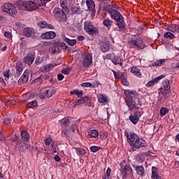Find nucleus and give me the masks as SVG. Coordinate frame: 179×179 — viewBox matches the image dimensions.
Returning a JSON list of instances; mask_svg holds the SVG:
<instances>
[{"instance_id":"nucleus-40","label":"nucleus","mask_w":179,"mask_h":179,"mask_svg":"<svg viewBox=\"0 0 179 179\" xmlns=\"http://www.w3.org/2000/svg\"><path fill=\"white\" fill-rule=\"evenodd\" d=\"M90 136H92V138H97V136H99V131L97 130H92L90 132Z\"/></svg>"},{"instance_id":"nucleus-5","label":"nucleus","mask_w":179,"mask_h":179,"mask_svg":"<svg viewBox=\"0 0 179 179\" xmlns=\"http://www.w3.org/2000/svg\"><path fill=\"white\" fill-rule=\"evenodd\" d=\"M129 44L131 48H141L143 50L145 48V42L142 38H132L129 42Z\"/></svg>"},{"instance_id":"nucleus-33","label":"nucleus","mask_w":179,"mask_h":179,"mask_svg":"<svg viewBox=\"0 0 179 179\" xmlns=\"http://www.w3.org/2000/svg\"><path fill=\"white\" fill-rule=\"evenodd\" d=\"M110 17H112V19L115 20V19H117L119 15H121V13H120V12L115 10H113L112 11V13H110Z\"/></svg>"},{"instance_id":"nucleus-43","label":"nucleus","mask_w":179,"mask_h":179,"mask_svg":"<svg viewBox=\"0 0 179 179\" xmlns=\"http://www.w3.org/2000/svg\"><path fill=\"white\" fill-rule=\"evenodd\" d=\"M62 121L63 125H64L65 127H68L69 124H71V121H69V119L68 117H64V119H62Z\"/></svg>"},{"instance_id":"nucleus-41","label":"nucleus","mask_w":179,"mask_h":179,"mask_svg":"<svg viewBox=\"0 0 179 179\" xmlns=\"http://www.w3.org/2000/svg\"><path fill=\"white\" fill-rule=\"evenodd\" d=\"M81 100H82L83 104H84V106H87V104H89V103L90 102V100L89 99V97H87V96H84V97L81 98Z\"/></svg>"},{"instance_id":"nucleus-47","label":"nucleus","mask_w":179,"mask_h":179,"mask_svg":"<svg viewBox=\"0 0 179 179\" xmlns=\"http://www.w3.org/2000/svg\"><path fill=\"white\" fill-rule=\"evenodd\" d=\"M52 141V140L51 138H45V143L46 145V146H50V145H51V142Z\"/></svg>"},{"instance_id":"nucleus-49","label":"nucleus","mask_w":179,"mask_h":179,"mask_svg":"<svg viewBox=\"0 0 179 179\" xmlns=\"http://www.w3.org/2000/svg\"><path fill=\"white\" fill-rule=\"evenodd\" d=\"M50 146L52 148L53 153H57V146H55V143H52Z\"/></svg>"},{"instance_id":"nucleus-10","label":"nucleus","mask_w":179,"mask_h":179,"mask_svg":"<svg viewBox=\"0 0 179 179\" xmlns=\"http://www.w3.org/2000/svg\"><path fill=\"white\" fill-rule=\"evenodd\" d=\"M93 62V57L90 53H85L83 56V64L85 68H89Z\"/></svg>"},{"instance_id":"nucleus-63","label":"nucleus","mask_w":179,"mask_h":179,"mask_svg":"<svg viewBox=\"0 0 179 179\" xmlns=\"http://www.w3.org/2000/svg\"><path fill=\"white\" fill-rule=\"evenodd\" d=\"M174 166H175V169H178L179 168V162L178 161L175 162Z\"/></svg>"},{"instance_id":"nucleus-64","label":"nucleus","mask_w":179,"mask_h":179,"mask_svg":"<svg viewBox=\"0 0 179 179\" xmlns=\"http://www.w3.org/2000/svg\"><path fill=\"white\" fill-rule=\"evenodd\" d=\"M139 159L141 162H145V157L143 155H140Z\"/></svg>"},{"instance_id":"nucleus-28","label":"nucleus","mask_w":179,"mask_h":179,"mask_svg":"<svg viewBox=\"0 0 179 179\" xmlns=\"http://www.w3.org/2000/svg\"><path fill=\"white\" fill-rule=\"evenodd\" d=\"M165 59H158L152 63V66H162V65H163V63L165 62Z\"/></svg>"},{"instance_id":"nucleus-57","label":"nucleus","mask_w":179,"mask_h":179,"mask_svg":"<svg viewBox=\"0 0 179 179\" xmlns=\"http://www.w3.org/2000/svg\"><path fill=\"white\" fill-rule=\"evenodd\" d=\"M75 128H76V125H71L70 127V131H71V132H76V130Z\"/></svg>"},{"instance_id":"nucleus-45","label":"nucleus","mask_w":179,"mask_h":179,"mask_svg":"<svg viewBox=\"0 0 179 179\" xmlns=\"http://www.w3.org/2000/svg\"><path fill=\"white\" fill-rule=\"evenodd\" d=\"M69 72H71V69L69 68L64 69L62 71V73H64V75H69Z\"/></svg>"},{"instance_id":"nucleus-53","label":"nucleus","mask_w":179,"mask_h":179,"mask_svg":"<svg viewBox=\"0 0 179 179\" xmlns=\"http://www.w3.org/2000/svg\"><path fill=\"white\" fill-rule=\"evenodd\" d=\"M122 84L124 86H128L129 85V83H128V81L127 80V78H123L122 79Z\"/></svg>"},{"instance_id":"nucleus-24","label":"nucleus","mask_w":179,"mask_h":179,"mask_svg":"<svg viewBox=\"0 0 179 179\" xmlns=\"http://www.w3.org/2000/svg\"><path fill=\"white\" fill-rule=\"evenodd\" d=\"M136 171L138 176H143L145 173V168L142 165H138L135 166Z\"/></svg>"},{"instance_id":"nucleus-34","label":"nucleus","mask_w":179,"mask_h":179,"mask_svg":"<svg viewBox=\"0 0 179 179\" xmlns=\"http://www.w3.org/2000/svg\"><path fill=\"white\" fill-rule=\"evenodd\" d=\"M37 101L36 100L32 101L29 102L27 105V108H33V107H37Z\"/></svg>"},{"instance_id":"nucleus-38","label":"nucleus","mask_w":179,"mask_h":179,"mask_svg":"<svg viewBox=\"0 0 179 179\" xmlns=\"http://www.w3.org/2000/svg\"><path fill=\"white\" fill-rule=\"evenodd\" d=\"M178 28L179 27H178L177 24H172L171 27H169V31L174 33V31H177V30H178Z\"/></svg>"},{"instance_id":"nucleus-35","label":"nucleus","mask_w":179,"mask_h":179,"mask_svg":"<svg viewBox=\"0 0 179 179\" xmlns=\"http://www.w3.org/2000/svg\"><path fill=\"white\" fill-rule=\"evenodd\" d=\"M164 37L165 38H170L171 40H172V38H176V36H174V34H173L171 32H166L164 34Z\"/></svg>"},{"instance_id":"nucleus-23","label":"nucleus","mask_w":179,"mask_h":179,"mask_svg":"<svg viewBox=\"0 0 179 179\" xmlns=\"http://www.w3.org/2000/svg\"><path fill=\"white\" fill-rule=\"evenodd\" d=\"M112 62H113L115 65H120V66H122V59H121L120 56H115L112 59Z\"/></svg>"},{"instance_id":"nucleus-39","label":"nucleus","mask_w":179,"mask_h":179,"mask_svg":"<svg viewBox=\"0 0 179 179\" xmlns=\"http://www.w3.org/2000/svg\"><path fill=\"white\" fill-rule=\"evenodd\" d=\"M54 66H55V65H54V64L45 65L44 68L45 70V72H50V71H52V69L54 68Z\"/></svg>"},{"instance_id":"nucleus-36","label":"nucleus","mask_w":179,"mask_h":179,"mask_svg":"<svg viewBox=\"0 0 179 179\" xmlns=\"http://www.w3.org/2000/svg\"><path fill=\"white\" fill-rule=\"evenodd\" d=\"M168 113H169V108H162L160 109L161 117H164V115H166V114H167Z\"/></svg>"},{"instance_id":"nucleus-62","label":"nucleus","mask_w":179,"mask_h":179,"mask_svg":"<svg viewBox=\"0 0 179 179\" xmlns=\"http://www.w3.org/2000/svg\"><path fill=\"white\" fill-rule=\"evenodd\" d=\"M83 92H80L79 91H77V93L76 94V96H78V97H82L83 96Z\"/></svg>"},{"instance_id":"nucleus-2","label":"nucleus","mask_w":179,"mask_h":179,"mask_svg":"<svg viewBox=\"0 0 179 179\" xmlns=\"http://www.w3.org/2000/svg\"><path fill=\"white\" fill-rule=\"evenodd\" d=\"M124 95L126 97V104L129 108V110H131L136 108L137 106H142V101L139 99V95L136 92L125 90Z\"/></svg>"},{"instance_id":"nucleus-31","label":"nucleus","mask_w":179,"mask_h":179,"mask_svg":"<svg viewBox=\"0 0 179 179\" xmlns=\"http://www.w3.org/2000/svg\"><path fill=\"white\" fill-rule=\"evenodd\" d=\"M103 26H106V27H111V26H113V21H111L108 18L105 19L103 21Z\"/></svg>"},{"instance_id":"nucleus-42","label":"nucleus","mask_w":179,"mask_h":179,"mask_svg":"<svg viewBox=\"0 0 179 179\" xmlns=\"http://www.w3.org/2000/svg\"><path fill=\"white\" fill-rule=\"evenodd\" d=\"M16 69H17V72H19V73H20V72L23 71V64L20 63H17Z\"/></svg>"},{"instance_id":"nucleus-52","label":"nucleus","mask_w":179,"mask_h":179,"mask_svg":"<svg viewBox=\"0 0 179 179\" xmlns=\"http://www.w3.org/2000/svg\"><path fill=\"white\" fill-rule=\"evenodd\" d=\"M12 120L9 118H6L3 121V124H5L6 125H9V124H10Z\"/></svg>"},{"instance_id":"nucleus-27","label":"nucleus","mask_w":179,"mask_h":179,"mask_svg":"<svg viewBox=\"0 0 179 179\" xmlns=\"http://www.w3.org/2000/svg\"><path fill=\"white\" fill-rule=\"evenodd\" d=\"M98 101L99 103H107L108 101V99H107V96L106 95L99 94L98 96Z\"/></svg>"},{"instance_id":"nucleus-54","label":"nucleus","mask_w":179,"mask_h":179,"mask_svg":"<svg viewBox=\"0 0 179 179\" xmlns=\"http://www.w3.org/2000/svg\"><path fill=\"white\" fill-rule=\"evenodd\" d=\"M4 36L6 37V38H10V37H12V34L9 31H6L4 33Z\"/></svg>"},{"instance_id":"nucleus-55","label":"nucleus","mask_w":179,"mask_h":179,"mask_svg":"<svg viewBox=\"0 0 179 179\" xmlns=\"http://www.w3.org/2000/svg\"><path fill=\"white\" fill-rule=\"evenodd\" d=\"M62 132L64 134L65 136H66V138L69 136V131H68V129L63 130L62 131Z\"/></svg>"},{"instance_id":"nucleus-6","label":"nucleus","mask_w":179,"mask_h":179,"mask_svg":"<svg viewBox=\"0 0 179 179\" xmlns=\"http://www.w3.org/2000/svg\"><path fill=\"white\" fill-rule=\"evenodd\" d=\"M69 12H66L64 8L61 9L59 8H55L53 10V14L56 17H59L62 22H66V15H68Z\"/></svg>"},{"instance_id":"nucleus-19","label":"nucleus","mask_w":179,"mask_h":179,"mask_svg":"<svg viewBox=\"0 0 179 179\" xmlns=\"http://www.w3.org/2000/svg\"><path fill=\"white\" fill-rule=\"evenodd\" d=\"M86 5L90 12H96V4L92 0H86Z\"/></svg>"},{"instance_id":"nucleus-29","label":"nucleus","mask_w":179,"mask_h":179,"mask_svg":"<svg viewBox=\"0 0 179 179\" xmlns=\"http://www.w3.org/2000/svg\"><path fill=\"white\" fill-rule=\"evenodd\" d=\"M64 41L65 43H66L67 44H69V45H71L73 46L76 44V40L75 39H69L66 37L64 38Z\"/></svg>"},{"instance_id":"nucleus-61","label":"nucleus","mask_w":179,"mask_h":179,"mask_svg":"<svg viewBox=\"0 0 179 179\" xmlns=\"http://www.w3.org/2000/svg\"><path fill=\"white\" fill-rule=\"evenodd\" d=\"M54 159L55 160V162H60L61 161V158L58 155L55 156Z\"/></svg>"},{"instance_id":"nucleus-25","label":"nucleus","mask_w":179,"mask_h":179,"mask_svg":"<svg viewBox=\"0 0 179 179\" xmlns=\"http://www.w3.org/2000/svg\"><path fill=\"white\" fill-rule=\"evenodd\" d=\"M21 138L24 142H29L30 140V136H29V132L26 131H22L21 132Z\"/></svg>"},{"instance_id":"nucleus-26","label":"nucleus","mask_w":179,"mask_h":179,"mask_svg":"<svg viewBox=\"0 0 179 179\" xmlns=\"http://www.w3.org/2000/svg\"><path fill=\"white\" fill-rule=\"evenodd\" d=\"M70 10L72 12L73 15H79V11L80 10V8L76 6H71Z\"/></svg>"},{"instance_id":"nucleus-21","label":"nucleus","mask_w":179,"mask_h":179,"mask_svg":"<svg viewBox=\"0 0 179 179\" xmlns=\"http://www.w3.org/2000/svg\"><path fill=\"white\" fill-rule=\"evenodd\" d=\"M60 6L62 8L65 12H69V8H68V1L66 0H60L59 1Z\"/></svg>"},{"instance_id":"nucleus-32","label":"nucleus","mask_w":179,"mask_h":179,"mask_svg":"<svg viewBox=\"0 0 179 179\" xmlns=\"http://www.w3.org/2000/svg\"><path fill=\"white\" fill-rule=\"evenodd\" d=\"M103 12H108V13H110V15L113 13L114 9H113L112 5L106 6L103 7Z\"/></svg>"},{"instance_id":"nucleus-3","label":"nucleus","mask_w":179,"mask_h":179,"mask_svg":"<svg viewBox=\"0 0 179 179\" xmlns=\"http://www.w3.org/2000/svg\"><path fill=\"white\" fill-rule=\"evenodd\" d=\"M124 135L127 136V142L131 148L139 149L141 148H146L148 146L146 141L143 139H141V138H139V136H138L134 131L129 132L125 130Z\"/></svg>"},{"instance_id":"nucleus-7","label":"nucleus","mask_w":179,"mask_h":179,"mask_svg":"<svg viewBox=\"0 0 179 179\" xmlns=\"http://www.w3.org/2000/svg\"><path fill=\"white\" fill-rule=\"evenodd\" d=\"M1 9L3 10V12L9 13V15H11L12 16L17 13V10H16V7H15V6L10 3H6L3 4V6H1Z\"/></svg>"},{"instance_id":"nucleus-51","label":"nucleus","mask_w":179,"mask_h":179,"mask_svg":"<svg viewBox=\"0 0 179 179\" xmlns=\"http://www.w3.org/2000/svg\"><path fill=\"white\" fill-rule=\"evenodd\" d=\"M118 79H125V73H118Z\"/></svg>"},{"instance_id":"nucleus-16","label":"nucleus","mask_w":179,"mask_h":179,"mask_svg":"<svg viewBox=\"0 0 179 179\" xmlns=\"http://www.w3.org/2000/svg\"><path fill=\"white\" fill-rule=\"evenodd\" d=\"M28 80H29V71H25L23 75L19 79L18 83L19 85H23L24 83H27Z\"/></svg>"},{"instance_id":"nucleus-59","label":"nucleus","mask_w":179,"mask_h":179,"mask_svg":"<svg viewBox=\"0 0 179 179\" xmlns=\"http://www.w3.org/2000/svg\"><path fill=\"white\" fill-rule=\"evenodd\" d=\"M57 78H58V80H62L64 79V75L59 73L57 75Z\"/></svg>"},{"instance_id":"nucleus-14","label":"nucleus","mask_w":179,"mask_h":179,"mask_svg":"<svg viewBox=\"0 0 179 179\" xmlns=\"http://www.w3.org/2000/svg\"><path fill=\"white\" fill-rule=\"evenodd\" d=\"M114 20L117 22V24L119 29H124V27H125V20H124V17H122L121 14L117 16V17L115 18Z\"/></svg>"},{"instance_id":"nucleus-9","label":"nucleus","mask_w":179,"mask_h":179,"mask_svg":"<svg viewBox=\"0 0 179 179\" xmlns=\"http://www.w3.org/2000/svg\"><path fill=\"white\" fill-rule=\"evenodd\" d=\"M160 92L164 96V97H166V99L169 97L167 94H169L171 92L170 81L169 80L166 79L163 82L162 87L160 88Z\"/></svg>"},{"instance_id":"nucleus-15","label":"nucleus","mask_w":179,"mask_h":179,"mask_svg":"<svg viewBox=\"0 0 179 179\" xmlns=\"http://www.w3.org/2000/svg\"><path fill=\"white\" fill-rule=\"evenodd\" d=\"M139 117H141V112L136 111L134 115L129 116V120L132 124H136L139 121Z\"/></svg>"},{"instance_id":"nucleus-18","label":"nucleus","mask_w":179,"mask_h":179,"mask_svg":"<svg viewBox=\"0 0 179 179\" xmlns=\"http://www.w3.org/2000/svg\"><path fill=\"white\" fill-rule=\"evenodd\" d=\"M23 34L25 37H33L34 36V29L26 27L23 30Z\"/></svg>"},{"instance_id":"nucleus-37","label":"nucleus","mask_w":179,"mask_h":179,"mask_svg":"<svg viewBox=\"0 0 179 179\" xmlns=\"http://www.w3.org/2000/svg\"><path fill=\"white\" fill-rule=\"evenodd\" d=\"M91 152H92L93 153H96V152H99V150H101V147L100 146H91L90 148Z\"/></svg>"},{"instance_id":"nucleus-11","label":"nucleus","mask_w":179,"mask_h":179,"mask_svg":"<svg viewBox=\"0 0 179 179\" xmlns=\"http://www.w3.org/2000/svg\"><path fill=\"white\" fill-rule=\"evenodd\" d=\"M36 54L34 52H30L27 54L26 57L23 59V62L24 64H27V65H31L33 62H34V58H35Z\"/></svg>"},{"instance_id":"nucleus-1","label":"nucleus","mask_w":179,"mask_h":179,"mask_svg":"<svg viewBox=\"0 0 179 179\" xmlns=\"http://www.w3.org/2000/svg\"><path fill=\"white\" fill-rule=\"evenodd\" d=\"M47 3V0H33L24 1L20 0L17 2V8L20 10H28L31 12V10H36L39 6H44Z\"/></svg>"},{"instance_id":"nucleus-22","label":"nucleus","mask_w":179,"mask_h":179,"mask_svg":"<svg viewBox=\"0 0 179 179\" xmlns=\"http://www.w3.org/2000/svg\"><path fill=\"white\" fill-rule=\"evenodd\" d=\"M131 73H134V75H136V76H138V78H141L142 76L141 70L139 69H138V67H136V66L131 67Z\"/></svg>"},{"instance_id":"nucleus-8","label":"nucleus","mask_w":179,"mask_h":179,"mask_svg":"<svg viewBox=\"0 0 179 179\" xmlns=\"http://www.w3.org/2000/svg\"><path fill=\"white\" fill-rule=\"evenodd\" d=\"M84 29L86 31V33H88V34H90L91 36H93V34H96V33H99V30L97 28L94 27L93 26V23L86 21L84 24Z\"/></svg>"},{"instance_id":"nucleus-30","label":"nucleus","mask_w":179,"mask_h":179,"mask_svg":"<svg viewBox=\"0 0 179 179\" xmlns=\"http://www.w3.org/2000/svg\"><path fill=\"white\" fill-rule=\"evenodd\" d=\"M100 50L102 51V52H107V51L110 50V46H108L107 43H104L102 45H101Z\"/></svg>"},{"instance_id":"nucleus-58","label":"nucleus","mask_w":179,"mask_h":179,"mask_svg":"<svg viewBox=\"0 0 179 179\" xmlns=\"http://www.w3.org/2000/svg\"><path fill=\"white\" fill-rule=\"evenodd\" d=\"M106 176L107 177H110V176H111V169L110 168L106 170Z\"/></svg>"},{"instance_id":"nucleus-44","label":"nucleus","mask_w":179,"mask_h":179,"mask_svg":"<svg viewBox=\"0 0 179 179\" xmlns=\"http://www.w3.org/2000/svg\"><path fill=\"white\" fill-rule=\"evenodd\" d=\"M81 86L83 87H94V85H93L90 83H83L81 84Z\"/></svg>"},{"instance_id":"nucleus-48","label":"nucleus","mask_w":179,"mask_h":179,"mask_svg":"<svg viewBox=\"0 0 179 179\" xmlns=\"http://www.w3.org/2000/svg\"><path fill=\"white\" fill-rule=\"evenodd\" d=\"M42 82L43 80L40 77L34 80V83H36L37 85H41Z\"/></svg>"},{"instance_id":"nucleus-4","label":"nucleus","mask_w":179,"mask_h":179,"mask_svg":"<svg viewBox=\"0 0 179 179\" xmlns=\"http://www.w3.org/2000/svg\"><path fill=\"white\" fill-rule=\"evenodd\" d=\"M55 90L53 87H46L45 88H43L41 90L40 92V99H45V97H48V99H50V97H52L54 94H55Z\"/></svg>"},{"instance_id":"nucleus-46","label":"nucleus","mask_w":179,"mask_h":179,"mask_svg":"<svg viewBox=\"0 0 179 179\" xmlns=\"http://www.w3.org/2000/svg\"><path fill=\"white\" fill-rule=\"evenodd\" d=\"M77 152H79V153L80 155H85V154L86 153V150L83 149V148H76Z\"/></svg>"},{"instance_id":"nucleus-13","label":"nucleus","mask_w":179,"mask_h":179,"mask_svg":"<svg viewBox=\"0 0 179 179\" xmlns=\"http://www.w3.org/2000/svg\"><path fill=\"white\" fill-rule=\"evenodd\" d=\"M55 37H57V34L54 31H48L41 35V38H43V40H52L55 38Z\"/></svg>"},{"instance_id":"nucleus-20","label":"nucleus","mask_w":179,"mask_h":179,"mask_svg":"<svg viewBox=\"0 0 179 179\" xmlns=\"http://www.w3.org/2000/svg\"><path fill=\"white\" fill-rule=\"evenodd\" d=\"M163 78H164V75H161V76L155 78L154 80L149 81L146 84V87H152V86H153L155 85V83H158L159 80H160V79H163Z\"/></svg>"},{"instance_id":"nucleus-17","label":"nucleus","mask_w":179,"mask_h":179,"mask_svg":"<svg viewBox=\"0 0 179 179\" xmlns=\"http://www.w3.org/2000/svg\"><path fill=\"white\" fill-rule=\"evenodd\" d=\"M37 26L41 29H50L53 30L54 26L51 24H48L45 21H41L37 23Z\"/></svg>"},{"instance_id":"nucleus-12","label":"nucleus","mask_w":179,"mask_h":179,"mask_svg":"<svg viewBox=\"0 0 179 179\" xmlns=\"http://www.w3.org/2000/svg\"><path fill=\"white\" fill-rule=\"evenodd\" d=\"M132 168L129 165H125L121 170V174L123 178H127L128 176H132Z\"/></svg>"},{"instance_id":"nucleus-56","label":"nucleus","mask_w":179,"mask_h":179,"mask_svg":"<svg viewBox=\"0 0 179 179\" xmlns=\"http://www.w3.org/2000/svg\"><path fill=\"white\" fill-rule=\"evenodd\" d=\"M99 135H100L101 139H106V138H107L106 133L100 132Z\"/></svg>"},{"instance_id":"nucleus-50","label":"nucleus","mask_w":179,"mask_h":179,"mask_svg":"<svg viewBox=\"0 0 179 179\" xmlns=\"http://www.w3.org/2000/svg\"><path fill=\"white\" fill-rule=\"evenodd\" d=\"M55 45H57V47H62L64 48L65 47V43H61V42H55Z\"/></svg>"},{"instance_id":"nucleus-60","label":"nucleus","mask_w":179,"mask_h":179,"mask_svg":"<svg viewBox=\"0 0 179 179\" xmlns=\"http://www.w3.org/2000/svg\"><path fill=\"white\" fill-rule=\"evenodd\" d=\"M80 104H83V101H82V99L78 100V101L76 102L75 106H79Z\"/></svg>"}]
</instances>
